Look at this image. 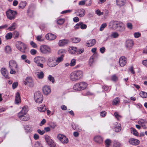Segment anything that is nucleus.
<instances>
[{
    "label": "nucleus",
    "instance_id": "obj_64",
    "mask_svg": "<svg viewBox=\"0 0 147 147\" xmlns=\"http://www.w3.org/2000/svg\"><path fill=\"white\" fill-rule=\"evenodd\" d=\"M35 147H42V146L40 143L39 142H37L35 143Z\"/></svg>",
    "mask_w": 147,
    "mask_h": 147
},
{
    "label": "nucleus",
    "instance_id": "obj_46",
    "mask_svg": "<svg viewBox=\"0 0 147 147\" xmlns=\"http://www.w3.org/2000/svg\"><path fill=\"white\" fill-rule=\"evenodd\" d=\"M119 36V34L117 32H113L111 35V37L113 38H117Z\"/></svg>",
    "mask_w": 147,
    "mask_h": 147
},
{
    "label": "nucleus",
    "instance_id": "obj_17",
    "mask_svg": "<svg viewBox=\"0 0 147 147\" xmlns=\"http://www.w3.org/2000/svg\"><path fill=\"white\" fill-rule=\"evenodd\" d=\"M76 14L80 17H82L85 14V11L83 9H78L75 12Z\"/></svg>",
    "mask_w": 147,
    "mask_h": 147
},
{
    "label": "nucleus",
    "instance_id": "obj_56",
    "mask_svg": "<svg viewBox=\"0 0 147 147\" xmlns=\"http://www.w3.org/2000/svg\"><path fill=\"white\" fill-rule=\"evenodd\" d=\"M30 52L32 55H34L36 54L37 51L36 50L32 49L30 50Z\"/></svg>",
    "mask_w": 147,
    "mask_h": 147
},
{
    "label": "nucleus",
    "instance_id": "obj_30",
    "mask_svg": "<svg viewBox=\"0 0 147 147\" xmlns=\"http://www.w3.org/2000/svg\"><path fill=\"white\" fill-rule=\"evenodd\" d=\"M117 5L119 6L122 7L124 6L126 3V0H116Z\"/></svg>",
    "mask_w": 147,
    "mask_h": 147
},
{
    "label": "nucleus",
    "instance_id": "obj_48",
    "mask_svg": "<svg viewBox=\"0 0 147 147\" xmlns=\"http://www.w3.org/2000/svg\"><path fill=\"white\" fill-rule=\"evenodd\" d=\"M111 80L112 81L116 82L118 80V78L115 75H114L111 76Z\"/></svg>",
    "mask_w": 147,
    "mask_h": 147
},
{
    "label": "nucleus",
    "instance_id": "obj_34",
    "mask_svg": "<svg viewBox=\"0 0 147 147\" xmlns=\"http://www.w3.org/2000/svg\"><path fill=\"white\" fill-rule=\"evenodd\" d=\"M63 56L62 55L57 58L56 60H55L57 65L59 63L63 61Z\"/></svg>",
    "mask_w": 147,
    "mask_h": 147
},
{
    "label": "nucleus",
    "instance_id": "obj_51",
    "mask_svg": "<svg viewBox=\"0 0 147 147\" xmlns=\"http://www.w3.org/2000/svg\"><path fill=\"white\" fill-rule=\"evenodd\" d=\"M107 24L106 23H104L102 24L100 26L99 30L102 31H103L104 29L107 26Z\"/></svg>",
    "mask_w": 147,
    "mask_h": 147
},
{
    "label": "nucleus",
    "instance_id": "obj_9",
    "mask_svg": "<svg viewBox=\"0 0 147 147\" xmlns=\"http://www.w3.org/2000/svg\"><path fill=\"white\" fill-rule=\"evenodd\" d=\"M47 65L50 67H52L57 65L55 58L50 57L48 58L47 62Z\"/></svg>",
    "mask_w": 147,
    "mask_h": 147
},
{
    "label": "nucleus",
    "instance_id": "obj_19",
    "mask_svg": "<svg viewBox=\"0 0 147 147\" xmlns=\"http://www.w3.org/2000/svg\"><path fill=\"white\" fill-rule=\"evenodd\" d=\"M19 119L23 121H27L29 119V116L27 115L18 114Z\"/></svg>",
    "mask_w": 147,
    "mask_h": 147
},
{
    "label": "nucleus",
    "instance_id": "obj_60",
    "mask_svg": "<svg viewBox=\"0 0 147 147\" xmlns=\"http://www.w3.org/2000/svg\"><path fill=\"white\" fill-rule=\"evenodd\" d=\"M30 45L34 48H36L37 45L33 41H31L30 43Z\"/></svg>",
    "mask_w": 147,
    "mask_h": 147
},
{
    "label": "nucleus",
    "instance_id": "obj_1",
    "mask_svg": "<svg viewBox=\"0 0 147 147\" xmlns=\"http://www.w3.org/2000/svg\"><path fill=\"white\" fill-rule=\"evenodd\" d=\"M83 71L80 70H76L71 73L69 75L70 80L72 81L76 82L81 79L83 77Z\"/></svg>",
    "mask_w": 147,
    "mask_h": 147
},
{
    "label": "nucleus",
    "instance_id": "obj_31",
    "mask_svg": "<svg viewBox=\"0 0 147 147\" xmlns=\"http://www.w3.org/2000/svg\"><path fill=\"white\" fill-rule=\"evenodd\" d=\"M117 28L118 30L121 32H123L125 30L124 24L122 22L120 23Z\"/></svg>",
    "mask_w": 147,
    "mask_h": 147
},
{
    "label": "nucleus",
    "instance_id": "obj_49",
    "mask_svg": "<svg viewBox=\"0 0 147 147\" xmlns=\"http://www.w3.org/2000/svg\"><path fill=\"white\" fill-rule=\"evenodd\" d=\"M84 51V49L83 48H81L77 49L76 54H80L83 53Z\"/></svg>",
    "mask_w": 147,
    "mask_h": 147
},
{
    "label": "nucleus",
    "instance_id": "obj_24",
    "mask_svg": "<svg viewBox=\"0 0 147 147\" xmlns=\"http://www.w3.org/2000/svg\"><path fill=\"white\" fill-rule=\"evenodd\" d=\"M129 142L132 145H137L139 144L140 141L137 139L132 138L129 140Z\"/></svg>",
    "mask_w": 147,
    "mask_h": 147
},
{
    "label": "nucleus",
    "instance_id": "obj_50",
    "mask_svg": "<svg viewBox=\"0 0 147 147\" xmlns=\"http://www.w3.org/2000/svg\"><path fill=\"white\" fill-rule=\"evenodd\" d=\"M5 51L7 53H9L11 51V49L10 46H7L5 47Z\"/></svg>",
    "mask_w": 147,
    "mask_h": 147
},
{
    "label": "nucleus",
    "instance_id": "obj_12",
    "mask_svg": "<svg viewBox=\"0 0 147 147\" xmlns=\"http://www.w3.org/2000/svg\"><path fill=\"white\" fill-rule=\"evenodd\" d=\"M57 137L59 140L63 144H67L68 142V138L65 135L59 134L58 135Z\"/></svg>",
    "mask_w": 147,
    "mask_h": 147
},
{
    "label": "nucleus",
    "instance_id": "obj_61",
    "mask_svg": "<svg viewBox=\"0 0 147 147\" xmlns=\"http://www.w3.org/2000/svg\"><path fill=\"white\" fill-rule=\"evenodd\" d=\"M127 26L128 29L130 30L132 29L133 28L132 24L130 23H127Z\"/></svg>",
    "mask_w": 147,
    "mask_h": 147
},
{
    "label": "nucleus",
    "instance_id": "obj_15",
    "mask_svg": "<svg viewBox=\"0 0 147 147\" xmlns=\"http://www.w3.org/2000/svg\"><path fill=\"white\" fill-rule=\"evenodd\" d=\"M127 59L124 56H122L120 58L119 60V64L120 66L123 67L127 63Z\"/></svg>",
    "mask_w": 147,
    "mask_h": 147
},
{
    "label": "nucleus",
    "instance_id": "obj_27",
    "mask_svg": "<svg viewBox=\"0 0 147 147\" xmlns=\"http://www.w3.org/2000/svg\"><path fill=\"white\" fill-rule=\"evenodd\" d=\"M71 126L72 128L75 130L79 132H80L82 130V128L81 127L77 124L74 123L72 124Z\"/></svg>",
    "mask_w": 147,
    "mask_h": 147
},
{
    "label": "nucleus",
    "instance_id": "obj_63",
    "mask_svg": "<svg viewBox=\"0 0 147 147\" xmlns=\"http://www.w3.org/2000/svg\"><path fill=\"white\" fill-rule=\"evenodd\" d=\"M95 12L98 16H100L103 14V12H101V11L99 9L96 10Z\"/></svg>",
    "mask_w": 147,
    "mask_h": 147
},
{
    "label": "nucleus",
    "instance_id": "obj_26",
    "mask_svg": "<svg viewBox=\"0 0 147 147\" xmlns=\"http://www.w3.org/2000/svg\"><path fill=\"white\" fill-rule=\"evenodd\" d=\"M96 41L95 39H92L89 40L86 43V45L88 47H91L94 46L96 43Z\"/></svg>",
    "mask_w": 147,
    "mask_h": 147
},
{
    "label": "nucleus",
    "instance_id": "obj_6",
    "mask_svg": "<svg viewBox=\"0 0 147 147\" xmlns=\"http://www.w3.org/2000/svg\"><path fill=\"white\" fill-rule=\"evenodd\" d=\"M40 50L41 53L44 54H49L51 52V48L47 45H42L40 47Z\"/></svg>",
    "mask_w": 147,
    "mask_h": 147
},
{
    "label": "nucleus",
    "instance_id": "obj_53",
    "mask_svg": "<svg viewBox=\"0 0 147 147\" xmlns=\"http://www.w3.org/2000/svg\"><path fill=\"white\" fill-rule=\"evenodd\" d=\"M80 28L82 29H86L87 28V25L84 24L83 22H80Z\"/></svg>",
    "mask_w": 147,
    "mask_h": 147
},
{
    "label": "nucleus",
    "instance_id": "obj_45",
    "mask_svg": "<svg viewBox=\"0 0 147 147\" xmlns=\"http://www.w3.org/2000/svg\"><path fill=\"white\" fill-rule=\"evenodd\" d=\"M140 95L143 98H146L147 97V93L146 92L141 91L140 93Z\"/></svg>",
    "mask_w": 147,
    "mask_h": 147
},
{
    "label": "nucleus",
    "instance_id": "obj_11",
    "mask_svg": "<svg viewBox=\"0 0 147 147\" xmlns=\"http://www.w3.org/2000/svg\"><path fill=\"white\" fill-rule=\"evenodd\" d=\"M24 83L25 85H27L29 87H32L34 86V83L32 78L27 77L24 82Z\"/></svg>",
    "mask_w": 147,
    "mask_h": 147
},
{
    "label": "nucleus",
    "instance_id": "obj_62",
    "mask_svg": "<svg viewBox=\"0 0 147 147\" xmlns=\"http://www.w3.org/2000/svg\"><path fill=\"white\" fill-rule=\"evenodd\" d=\"M105 142L106 145L107 146H109L111 143V141L109 139H107L105 141Z\"/></svg>",
    "mask_w": 147,
    "mask_h": 147
},
{
    "label": "nucleus",
    "instance_id": "obj_4",
    "mask_svg": "<svg viewBox=\"0 0 147 147\" xmlns=\"http://www.w3.org/2000/svg\"><path fill=\"white\" fill-rule=\"evenodd\" d=\"M88 86L85 82H82L77 83L75 84L73 86V89L76 91L81 90L85 89Z\"/></svg>",
    "mask_w": 147,
    "mask_h": 147
},
{
    "label": "nucleus",
    "instance_id": "obj_7",
    "mask_svg": "<svg viewBox=\"0 0 147 147\" xmlns=\"http://www.w3.org/2000/svg\"><path fill=\"white\" fill-rule=\"evenodd\" d=\"M35 101L38 103H41L43 100V95L42 93L39 91L35 92L34 95Z\"/></svg>",
    "mask_w": 147,
    "mask_h": 147
},
{
    "label": "nucleus",
    "instance_id": "obj_28",
    "mask_svg": "<svg viewBox=\"0 0 147 147\" xmlns=\"http://www.w3.org/2000/svg\"><path fill=\"white\" fill-rule=\"evenodd\" d=\"M21 102L20 95L19 92H17L16 94L15 103L18 105Z\"/></svg>",
    "mask_w": 147,
    "mask_h": 147
},
{
    "label": "nucleus",
    "instance_id": "obj_38",
    "mask_svg": "<svg viewBox=\"0 0 147 147\" xmlns=\"http://www.w3.org/2000/svg\"><path fill=\"white\" fill-rule=\"evenodd\" d=\"M16 24L15 23H13L11 25V26H10L8 29L9 30V31H11L16 29Z\"/></svg>",
    "mask_w": 147,
    "mask_h": 147
},
{
    "label": "nucleus",
    "instance_id": "obj_2",
    "mask_svg": "<svg viewBox=\"0 0 147 147\" xmlns=\"http://www.w3.org/2000/svg\"><path fill=\"white\" fill-rule=\"evenodd\" d=\"M33 61L37 66L43 68L44 67L43 63L45 62L46 59L44 57L38 56L34 58Z\"/></svg>",
    "mask_w": 147,
    "mask_h": 147
},
{
    "label": "nucleus",
    "instance_id": "obj_57",
    "mask_svg": "<svg viewBox=\"0 0 147 147\" xmlns=\"http://www.w3.org/2000/svg\"><path fill=\"white\" fill-rule=\"evenodd\" d=\"M134 35L135 38H138L141 36V34L140 32H138L134 33Z\"/></svg>",
    "mask_w": 147,
    "mask_h": 147
},
{
    "label": "nucleus",
    "instance_id": "obj_5",
    "mask_svg": "<svg viewBox=\"0 0 147 147\" xmlns=\"http://www.w3.org/2000/svg\"><path fill=\"white\" fill-rule=\"evenodd\" d=\"M17 48L20 51L24 53H26L27 46L23 42L20 41H17L16 43Z\"/></svg>",
    "mask_w": 147,
    "mask_h": 147
},
{
    "label": "nucleus",
    "instance_id": "obj_42",
    "mask_svg": "<svg viewBox=\"0 0 147 147\" xmlns=\"http://www.w3.org/2000/svg\"><path fill=\"white\" fill-rule=\"evenodd\" d=\"M12 34L11 32L7 33L5 36V38L7 40L11 39L12 37Z\"/></svg>",
    "mask_w": 147,
    "mask_h": 147
},
{
    "label": "nucleus",
    "instance_id": "obj_52",
    "mask_svg": "<svg viewBox=\"0 0 147 147\" xmlns=\"http://www.w3.org/2000/svg\"><path fill=\"white\" fill-rule=\"evenodd\" d=\"M48 79L49 81L52 82L53 83H54L55 82L54 78L51 75H49V76Z\"/></svg>",
    "mask_w": 147,
    "mask_h": 147
},
{
    "label": "nucleus",
    "instance_id": "obj_33",
    "mask_svg": "<svg viewBox=\"0 0 147 147\" xmlns=\"http://www.w3.org/2000/svg\"><path fill=\"white\" fill-rule=\"evenodd\" d=\"M24 128L26 132L27 133L30 132L32 131V127L30 125H26L24 127Z\"/></svg>",
    "mask_w": 147,
    "mask_h": 147
},
{
    "label": "nucleus",
    "instance_id": "obj_41",
    "mask_svg": "<svg viewBox=\"0 0 147 147\" xmlns=\"http://www.w3.org/2000/svg\"><path fill=\"white\" fill-rule=\"evenodd\" d=\"M122 144L120 142L116 141L114 143L113 147H121Z\"/></svg>",
    "mask_w": 147,
    "mask_h": 147
},
{
    "label": "nucleus",
    "instance_id": "obj_8",
    "mask_svg": "<svg viewBox=\"0 0 147 147\" xmlns=\"http://www.w3.org/2000/svg\"><path fill=\"white\" fill-rule=\"evenodd\" d=\"M6 14L7 18L12 20L15 18L17 13L16 11L9 9L6 11Z\"/></svg>",
    "mask_w": 147,
    "mask_h": 147
},
{
    "label": "nucleus",
    "instance_id": "obj_58",
    "mask_svg": "<svg viewBox=\"0 0 147 147\" xmlns=\"http://www.w3.org/2000/svg\"><path fill=\"white\" fill-rule=\"evenodd\" d=\"M36 40L39 41H42L44 40V39L42 38V36L41 35L38 36L36 37Z\"/></svg>",
    "mask_w": 147,
    "mask_h": 147
},
{
    "label": "nucleus",
    "instance_id": "obj_59",
    "mask_svg": "<svg viewBox=\"0 0 147 147\" xmlns=\"http://www.w3.org/2000/svg\"><path fill=\"white\" fill-rule=\"evenodd\" d=\"M19 33L18 32L16 31L13 33V35L14 36V38H18L19 36Z\"/></svg>",
    "mask_w": 147,
    "mask_h": 147
},
{
    "label": "nucleus",
    "instance_id": "obj_10",
    "mask_svg": "<svg viewBox=\"0 0 147 147\" xmlns=\"http://www.w3.org/2000/svg\"><path fill=\"white\" fill-rule=\"evenodd\" d=\"M45 137L46 142L50 147H55V144L49 136L45 135Z\"/></svg>",
    "mask_w": 147,
    "mask_h": 147
},
{
    "label": "nucleus",
    "instance_id": "obj_25",
    "mask_svg": "<svg viewBox=\"0 0 147 147\" xmlns=\"http://www.w3.org/2000/svg\"><path fill=\"white\" fill-rule=\"evenodd\" d=\"M45 37L47 39L52 40L55 39L56 38V36L55 35L49 33L46 35Z\"/></svg>",
    "mask_w": 147,
    "mask_h": 147
},
{
    "label": "nucleus",
    "instance_id": "obj_37",
    "mask_svg": "<svg viewBox=\"0 0 147 147\" xmlns=\"http://www.w3.org/2000/svg\"><path fill=\"white\" fill-rule=\"evenodd\" d=\"M130 129L131 133L133 135L136 136H138V132L133 127H131Z\"/></svg>",
    "mask_w": 147,
    "mask_h": 147
},
{
    "label": "nucleus",
    "instance_id": "obj_29",
    "mask_svg": "<svg viewBox=\"0 0 147 147\" xmlns=\"http://www.w3.org/2000/svg\"><path fill=\"white\" fill-rule=\"evenodd\" d=\"M77 48L76 47H69L68 51L71 54H76Z\"/></svg>",
    "mask_w": 147,
    "mask_h": 147
},
{
    "label": "nucleus",
    "instance_id": "obj_39",
    "mask_svg": "<svg viewBox=\"0 0 147 147\" xmlns=\"http://www.w3.org/2000/svg\"><path fill=\"white\" fill-rule=\"evenodd\" d=\"M119 99L118 97H116L113 100L112 104L113 105H116L119 104Z\"/></svg>",
    "mask_w": 147,
    "mask_h": 147
},
{
    "label": "nucleus",
    "instance_id": "obj_35",
    "mask_svg": "<svg viewBox=\"0 0 147 147\" xmlns=\"http://www.w3.org/2000/svg\"><path fill=\"white\" fill-rule=\"evenodd\" d=\"M66 51L64 49H61L59 50L58 52V55H60V56L62 55L63 56V57H64V55L66 53Z\"/></svg>",
    "mask_w": 147,
    "mask_h": 147
},
{
    "label": "nucleus",
    "instance_id": "obj_18",
    "mask_svg": "<svg viewBox=\"0 0 147 147\" xmlns=\"http://www.w3.org/2000/svg\"><path fill=\"white\" fill-rule=\"evenodd\" d=\"M43 92L44 94L47 95L51 92V89L49 86H44L42 88Z\"/></svg>",
    "mask_w": 147,
    "mask_h": 147
},
{
    "label": "nucleus",
    "instance_id": "obj_14",
    "mask_svg": "<svg viewBox=\"0 0 147 147\" xmlns=\"http://www.w3.org/2000/svg\"><path fill=\"white\" fill-rule=\"evenodd\" d=\"M138 124L143 128H147V121L143 119H140L138 121Z\"/></svg>",
    "mask_w": 147,
    "mask_h": 147
},
{
    "label": "nucleus",
    "instance_id": "obj_13",
    "mask_svg": "<svg viewBox=\"0 0 147 147\" xmlns=\"http://www.w3.org/2000/svg\"><path fill=\"white\" fill-rule=\"evenodd\" d=\"M120 23L121 22L114 20L111 21L109 23V26L111 28L117 29Z\"/></svg>",
    "mask_w": 147,
    "mask_h": 147
},
{
    "label": "nucleus",
    "instance_id": "obj_20",
    "mask_svg": "<svg viewBox=\"0 0 147 147\" xmlns=\"http://www.w3.org/2000/svg\"><path fill=\"white\" fill-rule=\"evenodd\" d=\"M94 140L96 143L98 144H101L103 142V138L100 136H97L94 138Z\"/></svg>",
    "mask_w": 147,
    "mask_h": 147
},
{
    "label": "nucleus",
    "instance_id": "obj_32",
    "mask_svg": "<svg viewBox=\"0 0 147 147\" xmlns=\"http://www.w3.org/2000/svg\"><path fill=\"white\" fill-rule=\"evenodd\" d=\"M28 107H23L22 110L18 113V114L26 115V113L28 111Z\"/></svg>",
    "mask_w": 147,
    "mask_h": 147
},
{
    "label": "nucleus",
    "instance_id": "obj_23",
    "mask_svg": "<svg viewBox=\"0 0 147 147\" xmlns=\"http://www.w3.org/2000/svg\"><path fill=\"white\" fill-rule=\"evenodd\" d=\"M115 131L116 132L119 131L121 129V124L118 123H115L113 124V126Z\"/></svg>",
    "mask_w": 147,
    "mask_h": 147
},
{
    "label": "nucleus",
    "instance_id": "obj_3",
    "mask_svg": "<svg viewBox=\"0 0 147 147\" xmlns=\"http://www.w3.org/2000/svg\"><path fill=\"white\" fill-rule=\"evenodd\" d=\"M9 68L10 69V73L11 74H15L16 73V71L15 69H17L18 68V64L16 62L13 60H11L9 62Z\"/></svg>",
    "mask_w": 147,
    "mask_h": 147
},
{
    "label": "nucleus",
    "instance_id": "obj_44",
    "mask_svg": "<svg viewBox=\"0 0 147 147\" xmlns=\"http://www.w3.org/2000/svg\"><path fill=\"white\" fill-rule=\"evenodd\" d=\"M72 42L73 43H77L79 42L80 40V38H72Z\"/></svg>",
    "mask_w": 147,
    "mask_h": 147
},
{
    "label": "nucleus",
    "instance_id": "obj_43",
    "mask_svg": "<svg viewBox=\"0 0 147 147\" xmlns=\"http://www.w3.org/2000/svg\"><path fill=\"white\" fill-rule=\"evenodd\" d=\"M37 75L39 79L42 78L44 76V74L42 71H40V72H38Z\"/></svg>",
    "mask_w": 147,
    "mask_h": 147
},
{
    "label": "nucleus",
    "instance_id": "obj_21",
    "mask_svg": "<svg viewBox=\"0 0 147 147\" xmlns=\"http://www.w3.org/2000/svg\"><path fill=\"white\" fill-rule=\"evenodd\" d=\"M1 71L2 75L6 79H8L9 77L8 76V73L6 69L5 68H1Z\"/></svg>",
    "mask_w": 147,
    "mask_h": 147
},
{
    "label": "nucleus",
    "instance_id": "obj_36",
    "mask_svg": "<svg viewBox=\"0 0 147 147\" xmlns=\"http://www.w3.org/2000/svg\"><path fill=\"white\" fill-rule=\"evenodd\" d=\"M26 3L25 1L21 2L19 4V7L20 9H23L26 6Z\"/></svg>",
    "mask_w": 147,
    "mask_h": 147
},
{
    "label": "nucleus",
    "instance_id": "obj_55",
    "mask_svg": "<svg viewBox=\"0 0 147 147\" xmlns=\"http://www.w3.org/2000/svg\"><path fill=\"white\" fill-rule=\"evenodd\" d=\"M65 20L63 19H60L57 20V23L59 25L62 24L64 22Z\"/></svg>",
    "mask_w": 147,
    "mask_h": 147
},
{
    "label": "nucleus",
    "instance_id": "obj_22",
    "mask_svg": "<svg viewBox=\"0 0 147 147\" xmlns=\"http://www.w3.org/2000/svg\"><path fill=\"white\" fill-rule=\"evenodd\" d=\"M69 42V41L68 39H63L60 40L59 42L58 45L60 47H63L67 45Z\"/></svg>",
    "mask_w": 147,
    "mask_h": 147
},
{
    "label": "nucleus",
    "instance_id": "obj_47",
    "mask_svg": "<svg viewBox=\"0 0 147 147\" xmlns=\"http://www.w3.org/2000/svg\"><path fill=\"white\" fill-rule=\"evenodd\" d=\"M76 64V60L74 59H71L69 63V65L71 67L74 66Z\"/></svg>",
    "mask_w": 147,
    "mask_h": 147
},
{
    "label": "nucleus",
    "instance_id": "obj_16",
    "mask_svg": "<svg viewBox=\"0 0 147 147\" xmlns=\"http://www.w3.org/2000/svg\"><path fill=\"white\" fill-rule=\"evenodd\" d=\"M134 45V42L131 40H126L125 44L126 47L128 49H131Z\"/></svg>",
    "mask_w": 147,
    "mask_h": 147
},
{
    "label": "nucleus",
    "instance_id": "obj_54",
    "mask_svg": "<svg viewBox=\"0 0 147 147\" xmlns=\"http://www.w3.org/2000/svg\"><path fill=\"white\" fill-rule=\"evenodd\" d=\"M114 115L115 117L118 120H119V119L122 117L120 115L118 114L117 112H115L114 113Z\"/></svg>",
    "mask_w": 147,
    "mask_h": 147
},
{
    "label": "nucleus",
    "instance_id": "obj_40",
    "mask_svg": "<svg viewBox=\"0 0 147 147\" xmlns=\"http://www.w3.org/2000/svg\"><path fill=\"white\" fill-rule=\"evenodd\" d=\"M38 110L41 112H45L46 110V107L45 105H42V106L38 108Z\"/></svg>",
    "mask_w": 147,
    "mask_h": 147
}]
</instances>
